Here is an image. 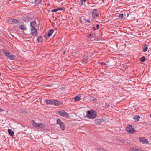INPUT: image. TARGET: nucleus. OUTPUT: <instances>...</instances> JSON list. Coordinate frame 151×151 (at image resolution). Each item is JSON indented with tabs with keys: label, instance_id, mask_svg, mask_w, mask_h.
I'll list each match as a JSON object with an SVG mask.
<instances>
[{
	"label": "nucleus",
	"instance_id": "obj_7",
	"mask_svg": "<svg viewBox=\"0 0 151 151\" xmlns=\"http://www.w3.org/2000/svg\"><path fill=\"white\" fill-rule=\"evenodd\" d=\"M8 23L10 24H12L14 23H17L19 22V21L18 20H17L16 19L13 18H11L9 19L8 20Z\"/></svg>",
	"mask_w": 151,
	"mask_h": 151
},
{
	"label": "nucleus",
	"instance_id": "obj_36",
	"mask_svg": "<svg viewBox=\"0 0 151 151\" xmlns=\"http://www.w3.org/2000/svg\"><path fill=\"white\" fill-rule=\"evenodd\" d=\"M119 17L120 18H123V14H121L119 15Z\"/></svg>",
	"mask_w": 151,
	"mask_h": 151
},
{
	"label": "nucleus",
	"instance_id": "obj_34",
	"mask_svg": "<svg viewBox=\"0 0 151 151\" xmlns=\"http://www.w3.org/2000/svg\"><path fill=\"white\" fill-rule=\"evenodd\" d=\"M58 11V8L54 9H53L52 10V12H57V11Z\"/></svg>",
	"mask_w": 151,
	"mask_h": 151
},
{
	"label": "nucleus",
	"instance_id": "obj_15",
	"mask_svg": "<svg viewBox=\"0 0 151 151\" xmlns=\"http://www.w3.org/2000/svg\"><path fill=\"white\" fill-rule=\"evenodd\" d=\"M37 29H33V30H31V34L33 35V36H35L37 34Z\"/></svg>",
	"mask_w": 151,
	"mask_h": 151
},
{
	"label": "nucleus",
	"instance_id": "obj_35",
	"mask_svg": "<svg viewBox=\"0 0 151 151\" xmlns=\"http://www.w3.org/2000/svg\"><path fill=\"white\" fill-rule=\"evenodd\" d=\"M93 34H89L88 36V37L90 38H91L93 37Z\"/></svg>",
	"mask_w": 151,
	"mask_h": 151
},
{
	"label": "nucleus",
	"instance_id": "obj_22",
	"mask_svg": "<svg viewBox=\"0 0 151 151\" xmlns=\"http://www.w3.org/2000/svg\"><path fill=\"white\" fill-rule=\"evenodd\" d=\"M37 41L40 43L43 42L42 37L41 36H39L37 39Z\"/></svg>",
	"mask_w": 151,
	"mask_h": 151
},
{
	"label": "nucleus",
	"instance_id": "obj_40",
	"mask_svg": "<svg viewBox=\"0 0 151 151\" xmlns=\"http://www.w3.org/2000/svg\"><path fill=\"white\" fill-rule=\"evenodd\" d=\"M105 105H106V107H108V106H109V104H107L106 103H105Z\"/></svg>",
	"mask_w": 151,
	"mask_h": 151
},
{
	"label": "nucleus",
	"instance_id": "obj_13",
	"mask_svg": "<svg viewBox=\"0 0 151 151\" xmlns=\"http://www.w3.org/2000/svg\"><path fill=\"white\" fill-rule=\"evenodd\" d=\"M31 18L29 16H27L24 18V21L26 22H29L30 21Z\"/></svg>",
	"mask_w": 151,
	"mask_h": 151
},
{
	"label": "nucleus",
	"instance_id": "obj_43",
	"mask_svg": "<svg viewBox=\"0 0 151 151\" xmlns=\"http://www.w3.org/2000/svg\"><path fill=\"white\" fill-rule=\"evenodd\" d=\"M10 55H8V56H7V57H8L9 58V56L10 55H11L12 54H11V53H10Z\"/></svg>",
	"mask_w": 151,
	"mask_h": 151
},
{
	"label": "nucleus",
	"instance_id": "obj_39",
	"mask_svg": "<svg viewBox=\"0 0 151 151\" xmlns=\"http://www.w3.org/2000/svg\"><path fill=\"white\" fill-rule=\"evenodd\" d=\"M31 27V30L37 29H36L35 27Z\"/></svg>",
	"mask_w": 151,
	"mask_h": 151
},
{
	"label": "nucleus",
	"instance_id": "obj_23",
	"mask_svg": "<svg viewBox=\"0 0 151 151\" xmlns=\"http://www.w3.org/2000/svg\"><path fill=\"white\" fill-rule=\"evenodd\" d=\"M60 126V127L61 129L62 130H64L65 129V125L64 122L63 123H61V124L59 125Z\"/></svg>",
	"mask_w": 151,
	"mask_h": 151
},
{
	"label": "nucleus",
	"instance_id": "obj_1",
	"mask_svg": "<svg viewBox=\"0 0 151 151\" xmlns=\"http://www.w3.org/2000/svg\"><path fill=\"white\" fill-rule=\"evenodd\" d=\"M97 113L93 110H90L87 111V116L89 119L95 118L97 115Z\"/></svg>",
	"mask_w": 151,
	"mask_h": 151
},
{
	"label": "nucleus",
	"instance_id": "obj_3",
	"mask_svg": "<svg viewBox=\"0 0 151 151\" xmlns=\"http://www.w3.org/2000/svg\"><path fill=\"white\" fill-rule=\"evenodd\" d=\"M126 130L129 133L133 134L134 133L135 130L131 125H129L126 128Z\"/></svg>",
	"mask_w": 151,
	"mask_h": 151
},
{
	"label": "nucleus",
	"instance_id": "obj_9",
	"mask_svg": "<svg viewBox=\"0 0 151 151\" xmlns=\"http://www.w3.org/2000/svg\"><path fill=\"white\" fill-rule=\"evenodd\" d=\"M31 122L32 123L33 126L37 128L39 127V124H37L35 122V121L34 120H32L31 121Z\"/></svg>",
	"mask_w": 151,
	"mask_h": 151
},
{
	"label": "nucleus",
	"instance_id": "obj_10",
	"mask_svg": "<svg viewBox=\"0 0 151 151\" xmlns=\"http://www.w3.org/2000/svg\"><path fill=\"white\" fill-rule=\"evenodd\" d=\"M87 0H80V1H79V5L82 6L83 5H86L85 3L87 1Z\"/></svg>",
	"mask_w": 151,
	"mask_h": 151
},
{
	"label": "nucleus",
	"instance_id": "obj_17",
	"mask_svg": "<svg viewBox=\"0 0 151 151\" xmlns=\"http://www.w3.org/2000/svg\"><path fill=\"white\" fill-rule=\"evenodd\" d=\"M8 132L9 134L11 136H13L14 134V132L11 129H8Z\"/></svg>",
	"mask_w": 151,
	"mask_h": 151
},
{
	"label": "nucleus",
	"instance_id": "obj_11",
	"mask_svg": "<svg viewBox=\"0 0 151 151\" xmlns=\"http://www.w3.org/2000/svg\"><path fill=\"white\" fill-rule=\"evenodd\" d=\"M54 100L53 99L46 100V103L47 104H49L53 105Z\"/></svg>",
	"mask_w": 151,
	"mask_h": 151
},
{
	"label": "nucleus",
	"instance_id": "obj_37",
	"mask_svg": "<svg viewBox=\"0 0 151 151\" xmlns=\"http://www.w3.org/2000/svg\"><path fill=\"white\" fill-rule=\"evenodd\" d=\"M58 11H59V10H62L63 9V7H61V8H58Z\"/></svg>",
	"mask_w": 151,
	"mask_h": 151
},
{
	"label": "nucleus",
	"instance_id": "obj_12",
	"mask_svg": "<svg viewBox=\"0 0 151 151\" xmlns=\"http://www.w3.org/2000/svg\"><path fill=\"white\" fill-rule=\"evenodd\" d=\"M88 57L87 56H84L83 59V62L85 63L88 62Z\"/></svg>",
	"mask_w": 151,
	"mask_h": 151
},
{
	"label": "nucleus",
	"instance_id": "obj_2",
	"mask_svg": "<svg viewBox=\"0 0 151 151\" xmlns=\"http://www.w3.org/2000/svg\"><path fill=\"white\" fill-rule=\"evenodd\" d=\"M54 32V30L53 29H51L49 30L45 33L44 35V37L46 39H48L51 36Z\"/></svg>",
	"mask_w": 151,
	"mask_h": 151
},
{
	"label": "nucleus",
	"instance_id": "obj_5",
	"mask_svg": "<svg viewBox=\"0 0 151 151\" xmlns=\"http://www.w3.org/2000/svg\"><path fill=\"white\" fill-rule=\"evenodd\" d=\"M58 113L60 116L65 117H68L69 116V114L63 110L58 111Z\"/></svg>",
	"mask_w": 151,
	"mask_h": 151
},
{
	"label": "nucleus",
	"instance_id": "obj_16",
	"mask_svg": "<svg viewBox=\"0 0 151 151\" xmlns=\"http://www.w3.org/2000/svg\"><path fill=\"white\" fill-rule=\"evenodd\" d=\"M61 104V102L57 100H54L53 105H55L57 106H59Z\"/></svg>",
	"mask_w": 151,
	"mask_h": 151
},
{
	"label": "nucleus",
	"instance_id": "obj_24",
	"mask_svg": "<svg viewBox=\"0 0 151 151\" xmlns=\"http://www.w3.org/2000/svg\"><path fill=\"white\" fill-rule=\"evenodd\" d=\"M36 22L35 21L31 22L30 23V26L31 27H35V26H36Z\"/></svg>",
	"mask_w": 151,
	"mask_h": 151
},
{
	"label": "nucleus",
	"instance_id": "obj_33",
	"mask_svg": "<svg viewBox=\"0 0 151 151\" xmlns=\"http://www.w3.org/2000/svg\"><path fill=\"white\" fill-rule=\"evenodd\" d=\"M131 150L132 151H139V149L135 148H132Z\"/></svg>",
	"mask_w": 151,
	"mask_h": 151
},
{
	"label": "nucleus",
	"instance_id": "obj_25",
	"mask_svg": "<svg viewBox=\"0 0 151 151\" xmlns=\"http://www.w3.org/2000/svg\"><path fill=\"white\" fill-rule=\"evenodd\" d=\"M90 99L91 101H93L94 102H97V99L94 97L91 96Z\"/></svg>",
	"mask_w": 151,
	"mask_h": 151
},
{
	"label": "nucleus",
	"instance_id": "obj_4",
	"mask_svg": "<svg viewBox=\"0 0 151 151\" xmlns=\"http://www.w3.org/2000/svg\"><path fill=\"white\" fill-rule=\"evenodd\" d=\"M139 142L144 144H147L149 143L148 141L146 138L144 137H141L139 138Z\"/></svg>",
	"mask_w": 151,
	"mask_h": 151
},
{
	"label": "nucleus",
	"instance_id": "obj_44",
	"mask_svg": "<svg viewBox=\"0 0 151 151\" xmlns=\"http://www.w3.org/2000/svg\"><path fill=\"white\" fill-rule=\"evenodd\" d=\"M63 53H64V54H65V51H64V52Z\"/></svg>",
	"mask_w": 151,
	"mask_h": 151
},
{
	"label": "nucleus",
	"instance_id": "obj_38",
	"mask_svg": "<svg viewBox=\"0 0 151 151\" xmlns=\"http://www.w3.org/2000/svg\"><path fill=\"white\" fill-rule=\"evenodd\" d=\"M85 23H86V22H88V23H90L91 22V21H90V19H89L86 21H85Z\"/></svg>",
	"mask_w": 151,
	"mask_h": 151
},
{
	"label": "nucleus",
	"instance_id": "obj_31",
	"mask_svg": "<svg viewBox=\"0 0 151 151\" xmlns=\"http://www.w3.org/2000/svg\"><path fill=\"white\" fill-rule=\"evenodd\" d=\"M15 57V56L13 54H12L11 55H10L9 56V58L11 60H13Z\"/></svg>",
	"mask_w": 151,
	"mask_h": 151
},
{
	"label": "nucleus",
	"instance_id": "obj_26",
	"mask_svg": "<svg viewBox=\"0 0 151 151\" xmlns=\"http://www.w3.org/2000/svg\"><path fill=\"white\" fill-rule=\"evenodd\" d=\"M20 113H22V114H28L27 112L23 109H20Z\"/></svg>",
	"mask_w": 151,
	"mask_h": 151
},
{
	"label": "nucleus",
	"instance_id": "obj_18",
	"mask_svg": "<svg viewBox=\"0 0 151 151\" xmlns=\"http://www.w3.org/2000/svg\"><path fill=\"white\" fill-rule=\"evenodd\" d=\"M140 116L138 115L134 116L133 117V119L136 121H138L140 119Z\"/></svg>",
	"mask_w": 151,
	"mask_h": 151
},
{
	"label": "nucleus",
	"instance_id": "obj_21",
	"mask_svg": "<svg viewBox=\"0 0 151 151\" xmlns=\"http://www.w3.org/2000/svg\"><path fill=\"white\" fill-rule=\"evenodd\" d=\"M2 50L4 55L6 57H7V56H8V55H10V53L7 52L6 50L3 49H2Z\"/></svg>",
	"mask_w": 151,
	"mask_h": 151
},
{
	"label": "nucleus",
	"instance_id": "obj_29",
	"mask_svg": "<svg viewBox=\"0 0 151 151\" xmlns=\"http://www.w3.org/2000/svg\"><path fill=\"white\" fill-rule=\"evenodd\" d=\"M81 99L80 97H79L78 96H76V97L74 98V100H75L76 101H79Z\"/></svg>",
	"mask_w": 151,
	"mask_h": 151
},
{
	"label": "nucleus",
	"instance_id": "obj_8",
	"mask_svg": "<svg viewBox=\"0 0 151 151\" xmlns=\"http://www.w3.org/2000/svg\"><path fill=\"white\" fill-rule=\"evenodd\" d=\"M104 119L103 118L101 119H95V123L96 124H101L102 122H103Z\"/></svg>",
	"mask_w": 151,
	"mask_h": 151
},
{
	"label": "nucleus",
	"instance_id": "obj_19",
	"mask_svg": "<svg viewBox=\"0 0 151 151\" xmlns=\"http://www.w3.org/2000/svg\"><path fill=\"white\" fill-rule=\"evenodd\" d=\"M39 126L40 128L42 129H45L46 128V126L45 124L42 123H39Z\"/></svg>",
	"mask_w": 151,
	"mask_h": 151
},
{
	"label": "nucleus",
	"instance_id": "obj_6",
	"mask_svg": "<svg viewBox=\"0 0 151 151\" xmlns=\"http://www.w3.org/2000/svg\"><path fill=\"white\" fill-rule=\"evenodd\" d=\"M92 14L93 19H96L99 16L98 10L96 9H95L92 12Z\"/></svg>",
	"mask_w": 151,
	"mask_h": 151
},
{
	"label": "nucleus",
	"instance_id": "obj_30",
	"mask_svg": "<svg viewBox=\"0 0 151 151\" xmlns=\"http://www.w3.org/2000/svg\"><path fill=\"white\" fill-rule=\"evenodd\" d=\"M140 61L142 62H144L146 60V58L145 56L142 57L140 59Z\"/></svg>",
	"mask_w": 151,
	"mask_h": 151
},
{
	"label": "nucleus",
	"instance_id": "obj_28",
	"mask_svg": "<svg viewBox=\"0 0 151 151\" xmlns=\"http://www.w3.org/2000/svg\"><path fill=\"white\" fill-rule=\"evenodd\" d=\"M148 49V47L146 44H145L144 46V48L143 49V52H146Z\"/></svg>",
	"mask_w": 151,
	"mask_h": 151
},
{
	"label": "nucleus",
	"instance_id": "obj_41",
	"mask_svg": "<svg viewBox=\"0 0 151 151\" xmlns=\"http://www.w3.org/2000/svg\"><path fill=\"white\" fill-rule=\"evenodd\" d=\"M96 27L97 29H98L99 28V25L98 24L96 25Z\"/></svg>",
	"mask_w": 151,
	"mask_h": 151
},
{
	"label": "nucleus",
	"instance_id": "obj_42",
	"mask_svg": "<svg viewBox=\"0 0 151 151\" xmlns=\"http://www.w3.org/2000/svg\"><path fill=\"white\" fill-rule=\"evenodd\" d=\"M92 28L95 30H96V28L95 27H93Z\"/></svg>",
	"mask_w": 151,
	"mask_h": 151
},
{
	"label": "nucleus",
	"instance_id": "obj_45",
	"mask_svg": "<svg viewBox=\"0 0 151 151\" xmlns=\"http://www.w3.org/2000/svg\"><path fill=\"white\" fill-rule=\"evenodd\" d=\"M1 75V73L0 72V76Z\"/></svg>",
	"mask_w": 151,
	"mask_h": 151
},
{
	"label": "nucleus",
	"instance_id": "obj_20",
	"mask_svg": "<svg viewBox=\"0 0 151 151\" xmlns=\"http://www.w3.org/2000/svg\"><path fill=\"white\" fill-rule=\"evenodd\" d=\"M35 3L36 5L39 6L40 4H41L42 3L41 0H35Z\"/></svg>",
	"mask_w": 151,
	"mask_h": 151
},
{
	"label": "nucleus",
	"instance_id": "obj_32",
	"mask_svg": "<svg viewBox=\"0 0 151 151\" xmlns=\"http://www.w3.org/2000/svg\"><path fill=\"white\" fill-rule=\"evenodd\" d=\"M57 124L60 125V124H61V123H63V122H62L59 118H58L57 120Z\"/></svg>",
	"mask_w": 151,
	"mask_h": 151
},
{
	"label": "nucleus",
	"instance_id": "obj_27",
	"mask_svg": "<svg viewBox=\"0 0 151 151\" xmlns=\"http://www.w3.org/2000/svg\"><path fill=\"white\" fill-rule=\"evenodd\" d=\"M124 18H127L129 14L128 13H127V12L126 11H124Z\"/></svg>",
	"mask_w": 151,
	"mask_h": 151
},
{
	"label": "nucleus",
	"instance_id": "obj_14",
	"mask_svg": "<svg viewBox=\"0 0 151 151\" xmlns=\"http://www.w3.org/2000/svg\"><path fill=\"white\" fill-rule=\"evenodd\" d=\"M19 29L23 31L27 30L26 27L24 25H22L20 26L19 27Z\"/></svg>",
	"mask_w": 151,
	"mask_h": 151
}]
</instances>
